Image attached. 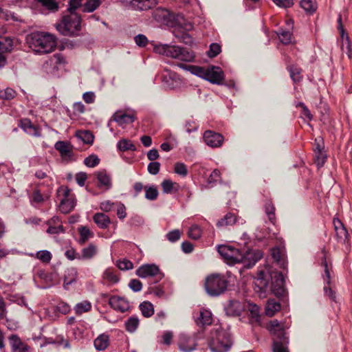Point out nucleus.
I'll return each mask as SVG.
<instances>
[{"label": "nucleus", "instance_id": "obj_52", "mask_svg": "<svg viewBox=\"0 0 352 352\" xmlns=\"http://www.w3.org/2000/svg\"><path fill=\"white\" fill-rule=\"evenodd\" d=\"M175 186L178 187V185L176 183L173 182L170 179H165L162 183V187L164 192L170 193L172 190L175 188Z\"/></svg>", "mask_w": 352, "mask_h": 352}, {"label": "nucleus", "instance_id": "obj_27", "mask_svg": "<svg viewBox=\"0 0 352 352\" xmlns=\"http://www.w3.org/2000/svg\"><path fill=\"white\" fill-rule=\"evenodd\" d=\"M272 256L274 261L280 266L285 269L287 267V261L285 260V253L278 248L272 249Z\"/></svg>", "mask_w": 352, "mask_h": 352}, {"label": "nucleus", "instance_id": "obj_7", "mask_svg": "<svg viewBox=\"0 0 352 352\" xmlns=\"http://www.w3.org/2000/svg\"><path fill=\"white\" fill-rule=\"evenodd\" d=\"M57 196L60 199L59 208L62 213H69L75 207L76 201L70 190L66 186H60L57 190Z\"/></svg>", "mask_w": 352, "mask_h": 352}, {"label": "nucleus", "instance_id": "obj_63", "mask_svg": "<svg viewBox=\"0 0 352 352\" xmlns=\"http://www.w3.org/2000/svg\"><path fill=\"white\" fill-rule=\"evenodd\" d=\"M56 310L63 314H67L70 311V307L65 302H60L56 305Z\"/></svg>", "mask_w": 352, "mask_h": 352}, {"label": "nucleus", "instance_id": "obj_8", "mask_svg": "<svg viewBox=\"0 0 352 352\" xmlns=\"http://www.w3.org/2000/svg\"><path fill=\"white\" fill-rule=\"evenodd\" d=\"M217 250L219 254L230 265L240 263L243 260L242 252L237 248L221 245Z\"/></svg>", "mask_w": 352, "mask_h": 352}, {"label": "nucleus", "instance_id": "obj_5", "mask_svg": "<svg viewBox=\"0 0 352 352\" xmlns=\"http://www.w3.org/2000/svg\"><path fill=\"white\" fill-rule=\"evenodd\" d=\"M204 287L210 296L217 297L227 290L228 280L223 274H212L206 277Z\"/></svg>", "mask_w": 352, "mask_h": 352}, {"label": "nucleus", "instance_id": "obj_1", "mask_svg": "<svg viewBox=\"0 0 352 352\" xmlns=\"http://www.w3.org/2000/svg\"><path fill=\"white\" fill-rule=\"evenodd\" d=\"M28 47L38 54H48L56 47V37L47 32H34L26 36Z\"/></svg>", "mask_w": 352, "mask_h": 352}, {"label": "nucleus", "instance_id": "obj_56", "mask_svg": "<svg viewBox=\"0 0 352 352\" xmlns=\"http://www.w3.org/2000/svg\"><path fill=\"white\" fill-rule=\"evenodd\" d=\"M181 234V231L178 229H176L168 232L166 236L169 241L174 243L180 239Z\"/></svg>", "mask_w": 352, "mask_h": 352}, {"label": "nucleus", "instance_id": "obj_33", "mask_svg": "<svg viewBox=\"0 0 352 352\" xmlns=\"http://www.w3.org/2000/svg\"><path fill=\"white\" fill-rule=\"evenodd\" d=\"M97 253V248L93 243L89 244L87 247L82 250L80 259H90L93 258Z\"/></svg>", "mask_w": 352, "mask_h": 352}, {"label": "nucleus", "instance_id": "obj_42", "mask_svg": "<svg viewBox=\"0 0 352 352\" xmlns=\"http://www.w3.org/2000/svg\"><path fill=\"white\" fill-rule=\"evenodd\" d=\"M252 321L259 322L260 320V308L255 304H249L248 307Z\"/></svg>", "mask_w": 352, "mask_h": 352}, {"label": "nucleus", "instance_id": "obj_13", "mask_svg": "<svg viewBox=\"0 0 352 352\" xmlns=\"http://www.w3.org/2000/svg\"><path fill=\"white\" fill-rule=\"evenodd\" d=\"M242 257L243 260L240 263H243L247 268H251L263 257V252L258 250H250L242 253Z\"/></svg>", "mask_w": 352, "mask_h": 352}, {"label": "nucleus", "instance_id": "obj_25", "mask_svg": "<svg viewBox=\"0 0 352 352\" xmlns=\"http://www.w3.org/2000/svg\"><path fill=\"white\" fill-rule=\"evenodd\" d=\"M333 225L338 240L344 243L348 238V232L343 223L338 219H333Z\"/></svg>", "mask_w": 352, "mask_h": 352}, {"label": "nucleus", "instance_id": "obj_4", "mask_svg": "<svg viewBox=\"0 0 352 352\" xmlns=\"http://www.w3.org/2000/svg\"><path fill=\"white\" fill-rule=\"evenodd\" d=\"M231 345L230 336L227 331L223 330L220 326L212 329L209 343L212 351L226 352L230 349Z\"/></svg>", "mask_w": 352, "mask_h": 352}, {"label": "nucleus", "instance_id": "obj_26", "mask_svg": "<svg viewBox=\"0 0 352 352\" xmlns=\"http://www.w3.org/2000/svg\"><path fill=\"white\" fill-rule=\"evenodd\" d=\"M94 223L101 229H106L111 223L110 218L105 214L97 212L93 217Z\"/></svg>", "mask_w": 352, "mask_h": 352}, {"label": "nucleus", "instance_id": "obj_48", "mask_svg": "<svg viewBox=\"0 0 352 352\" xmlns=\"http://www.w3.org/2000/svg\"><path fill=\"white\" fill-rule=\"evenodd\" d=\"M77 135L86 144H91L94 142V137L93 134L89 131H79Z\"/></svg>", "mask_w": 352, "mask_h": 352}, {"label": "nucleus", "instance_id": "obj_45", "mask_svg": "<svg viewBox=\"0 0 352 352\" xmlns=\"http://www.w3.org/2000/svg\"><path fill=\"white\" fill-rule=\"evenodd\" d=\"M168 15L169 12L166 9H157L153 12L154 19L160 22H164Z\"/></svg>", "mask_w": 352, "mask_h": 352}, {"label": "nucleus", "instance_id": "obj_38", "mask_svg": "<svg viewBox=\"0 0 352 352\" xmlns=\"http://www.w3.org/2000/svg\"><path fill=\"white\" fill-rule=\"evenodd\" d=\"M117 147L120 151L136 150L135 146L132 143L131 140L127 139L120 140L117 144Z\"/></svg>", "mask_w": 352, "mask_h": 352}, {"label": "nucleus", "instance_id": "obj_54", "mask_svg": "<svg viewBox=\"0 0 352 352\" xmlns=\"http://www.w3.org/2000/svg\"><path fill=\"white\" fill-rule=\"evenodd\" d=\"M100 162V159L97 155H91L84 160L85 164L88 167H95Z\"/></svg>", "mask_w": 352, "mask_h": 352}, {"label": "nucleus", "instance_id": "obj_62", "mask_svg": "<svg viewBox=\"0 0 352 352\" xmlns=\"http://www.w3.org/2000/svg\"><path fill=\"white\" fill-rule=\"evenodd\" d=\"M81 6H83L82 0H70L68 8L69 14L75 12L76 10Z\"/></svg>", "mask_w": 352, "mask_h": 352}, {"label": "nucleus", "instance_id": "obj_59", "mask_svg": "<svg viewBox=\"0 0 352 352\" xmlns=\"http://www.w3.org/2000/svg\"><path fill=\"white\" fill-rule=\"evenodd\" d=\"M315 155V162L317 166L320 167L322 166L326 161L327 155L324 151L314 153Z\"/></svg>", "mask_w": 352, "mask_h": 352}, {"label": "nucleus", "instance_id": "obj_34", "mask_svg": "<svg viewBox=\"0 0 352 352\" xmlns=\"http://www.w3.org/2000/svg\"><path fill=\"white\" fill-rule=\"evenodd\" d=\"M78 277V272L76 268L68 269L66 272L64 278V287H66L73 283H74Z\"/></svg>", "mask_w": 352, "mask_h": 352}, {"label": "nucleus", "instance_id": "obj_15", "mask_svg": "<svg viewBox=\"0 0 352 352\" xmlns=\"http://www.w3.org/2000/svg\"><path fill=\"white\" fill-rule=\"evenodd\" d=\"M8 342L11 347V352H32L30 346L23 342L16 334H12L8 337Z\"/></svg>", "mask_w": 352, "mask_h": 352}, {"label": "nucleus", "instance_id": "obj_19", "mask_svg": "<svg viewBox=\"0 0 352 352\" xmlns=\"http://www.w3.org/2000/svg\"><path fill=\"white\" fill-rule=\"evenodd\" d=\"M197 346L194 338L186 335H180L178 340V346L180 351L183 352H191L195 349Z\"/></svg>", "mask_w": 352, "mask_h": 352}, {"label": "nucleus", "instance_id": "obj_37", "mask_svg": "<svg viewBox=\"0 0 352 352\" xmlns=\"http://www.w3.org/2000/svg\"><path fill=\"white\" fill-rule=\"evenodd\" d=\"M300 7L308 14H313L317 10V3L312 0H302Z\"/></svg>", "mask_w": 352, "mask_h": 352}, {"label": "nucleus", "instance_id": "obj_58", "mask_svg": "<svg viewBox=\"0 0 352 352\" xmlns=\"http://www.w3.org/2000/svg\"><path fill=\"white\" fill-rule=\"evenodd\" d=\"M36 257L43 263H49L52 258L51 253L47 250L38 251Z\"/></svg>", "mask_w": 352, "mask_h": 352}, {"label": "nucleus", "instance_id": "obj_44", "mask_svg": "<svg viewBox=\"0 0 352 352\" xmlns=\"http://www.w3.org/2000/svg\"><path fill=\"white\" fill-rule=\"evenodd\" d=\"M80 239L79 243L81 245L85 243V242L93 236V233L87 227H81L79 228Z\"/></svg>", "mask_w": 352, "mask_h": 352}, {"label": "nucleus", "instance_id": "obj_31", "mask_svg": "<svg viewBox=\"0 0 352 352\" xmlns=\"http://www.w3.org/2000/svg\"><path fill=\"white\" fill-rule=\"evenodd\" d=\"M100 186H104L105 189H109L111 186V178L106 170H100L96 173Z\"/></svg>", "mask_w": 352, "mask_h": 352}, {"label": "nucleus", "instance_id": "obj_41", "mask_svg": "<svg viewBox=\"0 0 352 352\" xmlns=\"http://www.w3.org/2000/svg\"><path fill=\"white\" fill-rule=\"evenodd\" d=\"M290 73V76L294 82H300L302 80V69L294 65H291L288 67Z\"/></svg>", "mask_w": 352, "mask_h": 352}, {"label": "nucleus", "instance_id": "obj_28", "mask_svg": "<svg viewBox=\"0 0 352 352\" xmlns=\"http://www.w3.org/2000/svg\"><path fill=\"white\" fill-rule=\"evenodd\" d=\"M178 66L184 69H186L190 72V73L192 74H195L203 78H205L206 69L204 67L196 65H187L184 63H179Z\"/></svg>", "mask_w": 352, "mask_h": 352}, {"label": "nucleus", "instance_id": "obj_51", "mask_svg": "<svg viewBox=\"0 0 352 352\" xmlns=\"http://www.w3.org/2000/svg\"><path fill=\"white\" fill-rule=\"evenodd\" d=\"M188 236L194 240L198 239L201 235V228L196 225L192 226L188 230Z\"/></svg>", "mask_w": 352, "mask_h": 352}, {"label": "nucleus", "instance_id": "obj_32", "mask_svg": "<svg viewBox=\"0 0 352 352\" xmlns=\"http://www.w3.org/2000/svg\"><path fill=\"white\" fill-rule=\"evenodd\" d=\"M109 344V336L106 334L100 335L95 340H94V346L97 350L103 351L107 348Z\"/></svg>", "mask_w": 352, "mask_h": 352}, {"label": "nucleus", "instance_id": "obj_57", "mask_svg": "<svg viewBox=\"0 0 352 352\" xmlns=\"http://www.w3.org/2000/svg\"><path fill=\"white\" fill-rule=\"evenodd\" d=\"M104 278L111 283H116L119 280L118 276L112 270L108 269L104 273Z\"/></svg>", "mask_w": 352, "mask_h": 352}, {"label": "nucleus", "instance_id": "obj_46", "mask_svg": "<svg viewBox=\"0 0 352 352\" xmlns=\"http://www.w3.org/2000/svg\"><path fill=\"white\" fill-rule=\"evenodd\" d=\"M145 197L148 200H155L158 196V190L157 188L154 186H145Z\"/></svg>", "mask_w": 352, "mask_h": 352}, {"label": "nucleus", "instance_id": "obj_35", "mask_svg": "<svg viewBox=\"0 0 352 352\" xmlns=\"http://www.w3.org/2000/svg\"><path fill=\"white\" fill-rule=\"evenodd\" d=\"M265 212L269 221L272 223L275 224L276 223V214H275V207L274 204L270 201H267L265 206Z\"/></svg>", "mask_w": 352, "mask_h": 352}, {"label": "nucleus", "instance_id": "obj_61", "mask_svg": "<svg viewBox=\"0 0 352 352\" xmlns=\"http://www.w3.org/2000/svg\"><path fill=\"white\" fill-rule=\"evenodd\" d=\"M129 287L134 292H138L142 289V283L138 279H131L129 283Z\"/></svg>", "mask_w": 352, "mask_h": 352}, {"label": "nucleus", "instance_id": "obj_39", "mask_svg": "<svg viewBox=\"0 0 352 352\" xmlns=\"http://www.w3.org/2000/svg\"><path fill=\"white\" fill-rule=\"evenodd\" d=\"M91 309V304L87 300H84L76 304L74 307L75 312L77 315H81L83 313L88 312Z\"/></svg>", "mask_w": 352, "mask_h": 352}, {"label": "nucleus", "instance_id": "obj_29", "mask_svg": "<svg viewBox=\"0 0 352 352\" xmlns=\"http://www.w3.org/2000/svg\"><path fill=\"white\" fill-rule=\"evenodd\" d=\"M236 216L232 212L227 213L223 218L219 220L217 223L218 228L233 226L236 222Z\"/></svg>", "mask_w": 352, "mask_h": 352}, {"label": "nucleus", "instance_id": "obj_11", "mask_svg": "<svg viewBox=\"0 0 352 352\" xmlns=\"http://www.w3.org/2000/svg\"><path fill=\"white\" fill-rule=\"evenodd\" d=\"M136 275L142 278H154V282L160 281L164 276L157 265L155 264H145L141 265L136 270Z\"/></svg>", "mask_w": 352, "mask_h": 352}, {"label": "nucleus", "instance_id": "obj_18", "mask_svg": "<svg viewBox=\"0 0 352 352\" xmlns=\"http://www.w3.org/2000/svg\"><path fill=\"white\" fill-rule=\"evenodd\" d=\"M109 305L115 310L124 313L130 308L129 301L123 297L113 296L109 300Z\"/></svg>", "mask_w": 352, "mask_h": 352}, {"label": "nucleus", "instance_id": "obj_50", "mask_svg": "<svg viewBox=\"0 0 352 352\" xmlns=\"http://www.w3.org/2000/svg\"><path fill=\"white\" fill-rule=\"evenodd\" d=\"M221 52V45L218 43H214L210 44V49L207 52V54L210 58H214L220 54Z\"/></svg>", "mask_w": 352, "mask_h": 352}, {"label": "nucleus", "instance_id": "obj_47", "mask_svg": "<svg viewBox=\"0 0 352 352\" xmlns=\"http://www.w3.org/2000/svg\"><path fill=\"white\" fill-rule=\"evenodd\" d=\"M277 34L280 41L283 44L287 45L292 42V34L289 31L280 30Z\"/></svg>", "mask_w": 352, "mask_h": 352}, {"label": "nucleus", "instance_id": "obj_14", "mask_svg": "<svg viewBox=\"0 0 352 352\" xmlns=\"http://www.w3.org/2000/svg\"><path fill=\"white\" fill-rule=\"evenodd\" d=\"M162 80L164 85L168 89H175L181 85L182 81L179 76L175 72L165 69L162 74Z\"/></svg>", "mask_w": 352, "mask_h": 352}, {"label": "nucleus", "instance_id": "obj_12", "mask_svg": "<svg viewBox=\"0 0 352 352\" xmlns=\"http://www.w3.org/2000/svg\"><path fill=\"white\" fill-rule=\"evenodd\" d=\"M67 63L65 56L57 53L51 56L43 64V69L47 74H56V72L63 69Z\"/></svg>", "mask_w": 352, "mask_h": 352}, {"label": "nucleus", "instance_id": "obj_3", "mask_svg": "<svg viewBox=\"0 0 352 352\" xmlns=\"http://www.w3.org/2000/svg\"><path fill=\"white\" fill-rule=\"evenodd\" d=\"M154 52L157 54L165 55L168 57L176 58L185 62H192L195 58L192 52L183 47L168 44H159L154 47Z\"/></svg>", "mask_w": 352, "mask_h": 352}, {"label": "nucleus", "instance_id": "obj_24", "mask_svg": "<svg viewBox=\"0 0 352 352\" xmlns=\"http://www.w3.org/2000/svg\"><path fill=\"white\" fill-rule=\"evenodd\" d=\"M54 146L63 158L69 159L72 156V146L69 143L64 141H58L55 144Z\"/></svg>", "mask_w": 352, "mask_h": 352}, {"label": "nucleus", "instance_id": "obj_9", "mask_svg": "<svg viewBox=\"0 0 352 352\" xmlns=\"http://www.w3.org/2000/svg\"><path fill=\"white\" fill-rule=\"evenodd\" d=\"M267 273L271 279V284L270 285V291L277 296H283L285 292V279L282 273L273 271L270 268H267Z\"/></svg>", "mask_w": 352, "mask_h": 352}, {"label": "nucleus", "instance_id": "obj_40", "mask_svg": "<svg viewBox=\"0 0 352 352\" xmlns=\"http://www.w3.org/2000/svg\"><path fill=\"white\" fill-rule=\"evenodd\" d=\"M100 0H85L83 3V12H91L96 10L100 5Z\"/></svg>", "mask_w": 352, "mask_h": 352}, {"label": "nucleus", "instance_id": "obj_10", "mask_svg": "<svg viewBox=\"0 0 352 352\" xmlns=\"http://www.w3.org/2000/svg\"><path fill=\"white\" fill-rule=\"evenodd\" d=\"M269 278L267 268L266 270L258 271L254 279V290L261 298L265 297L267 292L270 291Z\"/></svg>", "mask_w": 352, "mask_h": 352}, {"label": "nucleus", "instance_id": "obj_16", "mask_svg": "<svg viewBox=\"0 0 352 352\" xmlns=\"http://www.w3.org/2000/svg\"><path fill=\"white\" fill-rule=\"evenodd\" d=\"M205 143L212 148L220 147L223 142V136L212 131H206L204 134Z\"/></svg>", "mask_w": 352, "mask_h": 352}, {"label": "nucleus", "instance_id": "obj_21", "mask_svg": "<svg viewBox=\"0 0 352 352\" xmlns=\"http://www.w3.org/2000/svg\"><path fill=\"white\" fill-rule=\"evenodd\" d=\"M212 322V316L210 311L201 308L195 318V322L199 326L209 325Z\"/></svg>", "mask_w": 352, "mask_h": 352}, {"label": "nucleus", "instance_id": "obj_64", "mask_svg": "<svg viewBox=\"0 0 352 352\" xmlns=\"http://www.w3.org/2000/svg\"><path fill=\"white\" fill-rule=\"evenodd\" d=\"M160 164L157 162H152L148 165V171L152 175H157L160 171Z\"/></svg>", "mask_w": 352, "mask_h": 352}, {"label": "nucleus", "instance_id": "obj_43", "mask_svg": "<svg viewBox=\"0 0 352 352\" xmlns=\"http://www.w3.org/2000/svg\"><path fill=\"white\" fill-rule=\"evenodd\" d=\"M139 325V320L135 316H132L129 318L126 322H125V327L126 331L129 332L133 333L134 332L138 327Z\"/></svg>", "mask_w": 352, "mask_h": 352}, {"label": "nucleus", "instance_id": "obj_2", "mask_svg": "<svg viewBox=\"0 0 352 352\" xmlns=\"http://www.w3.org/2000/svg\"><path fill=\"white\" fill-rule=\"evenodd\" d=\"M284 323L277 320H271L267 324V329L274 335V352H289L287 344L288 338L286 336Z\"/></svg>", "mask_w": 352, "mask_h": 352}, {"label": "nucleus", "instance_id": "obj_55", "mask_svg": "<svg viewBox=\"0 0 352 352\" xmlns=\"http://www.w3.org/2000/svg\"><path fill=\"white\" fill-rule=\"evenodd\" d=\"M174 170L175 173L183 177L186 176L188 174L186 166L182 162H177L175 164Z\"/></svg>", "mask_w": 352, "mask_h": 352}, {"label": "nucleus", "instance_id": "obj_36", "mask_svg": "<svg viewBox=\"0 0 352 352\" xmlns=\"http://www.w3.org/2000/svg\"><path fill=\"white\" fill-rule=\"evenodd\" d=\"M140 309L142 315L146 318H149L154 314V308L152 303L144 301L140 305Z\"/></svg>", "mask_w": 352, "mask_h": 352}, {"label": "nucleus", "instance_id": "obj_6", "mask_svg": "<svg viewBox=\"0 0 352 352\" xmlns=\"http://www.w3.org/2000/svg\"><path fill=\"white\" fill-rule=\"evenodd\" d=\"M80 17L76 12L65 15L62 22L56 25L57 30L64 36H74L80 30Z\"/></svg>", "mask_w": 352, "mask_h": 352}, {"label": "nucleus", "instance_id": "obj_20", "mask_svg": "<svg viewBox=\"0 0 352 352\" xmlns=\"http://www.w3.org/2000/svg\"><path fill=\"white\" fill-rule=\"evenodd\" d=\"M19 125L28 134L35 137L41 136L40 128L34 125L29 119L20 120Z\"/></svg>", "mask_w": 352, "mask_h": 352}, {"label": "nucleus", "instance_id": "obj_60", "mask_svg": "<svg viewBox=\"0 0 352 352\" xmlns=\"http://www.w3.org/2000/svg\"><path fill=\"white\" fill-rule=\"evenodd\" d=\"M117 267L121 270H128L133 267V264L131 261L124 259L117 262Z\"/></svg>", "mask_w": 352, "mask_h": 352}, {"label": "nucleus", "instance_id": "obj_49", "mask_svg": "<svg viewBox=\"0 0 352 352\" xmlns=\"http://www.w3.org/2000/svg\"><path fill=\"white\" fill-rule=\"evenodd\" d=\"M43 7L50 11H56L58 10V4L54 0H36Z\"/></svg>", "mask_w": 352, "mask_h": 352}, {"label": "nucleus", "instance_id": "obj_17", "mask_svg": "<svg viewBox=\"0 0 352 352\" xmlns=\"http://www.w3.org/2000/svg\"><path fill=\"white\" fill-rule=\"evenodd\" d=\"M224 78L223 71L219 67L212 66L206 69V73L204 79L213 84L219 85Z\"/></svg>", "mask_w": 352, "mask_h": 352}, {"label": "nucleus", "instance_id": "obj_22", "mask_svg": "<svg viewBox=\"0 0 352 352\" xmlns=\"http://www.w3.org/2000/svg\"><path fill=\"white\" fill-rule=\"evenodd\" d=\"M129 2L133 9L136 10H146L156 4L155 0H125Z\"/></svg>", "mask_w": 352, "mask_h": 352}, {"label": "nucleus", "instance_id": "obj_23", "mask_svg": "<svg viewBox=\"0 0 352 352\" xmlns=\"http://www.w3.org/2000/svg\"><path fill=\"white\" fill-rule=\"evenodd\" d=\"M112 118L120 126L131 124L135 120V117L133 114L126 113L121 111H116Z\"/></svg>", "mask_w": 352, "mask_h": 352}, {"label": "nucleus", "instance_id": "obj_53", "mask_svg": "<svg viewBox=\"0 0 352 352\" xmlns=\"http://www.w3.org/2000/svg\"><path fill=\"white\" fill-rule=\"evenodd\" d=\"M15 91L11 88L0 91V98L3 100H11L15 97Z\"/></svg>", "mask_w": 352, "mask_h": 352}, {"label": "nucleus", "instance_id": "obj_30", "mask_svg": "<svg viewBox=\"0 0 352 352\" xmlns=\"http://www.w3.org/2000/svg\"><path fill=\"white\" fill-rule=\"evenodd\" d=\"M280 304L274 299H269L265 306V314L272 317L280 309Z\"/></svg>", "mask_w": 352, "mask_h": 352}]
</instances>
